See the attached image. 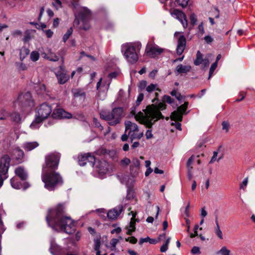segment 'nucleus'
Instances as JSON below:
<instances>
[{
  "mask_svg": "<svg viewBox=\"0 0 255 255\" xmlns=\"http://www.w3.org/2000/svg\"><path fill=\"white\" fill-rule=\"evenodd\" d=\"M44 57L52 61H57L59 60L58 56L53 53L50 49L48 50V53Z\"/></svg>",
  "mask_w": 255,
  "mask_h": 255,
  "instance_id": "obj_28",
  "label": "nucleus"
},
{
  "mask_svg": "<svg viewBox=\"0 0 255 255\" xmlns=\"http://www.w3.org/2000/svg\"><path fill=\"white\" fill-rule=\"evenodd\" d=\"M60 155L59 153H51L45 157V165L43 168L48 170H54L57 168Z\"/></svg>",
  "mask_w": 255,
  "mask_h": 255,
  "instance_id": "obj_9",
  "label": "nucleus"
},
{
  "mask_svg": "<svg viewBox=\"0 0 255 255\" xmlns=\"http://www.w3.org/2000/svg\"><path fill=\"white\" fill-rule=\"evenodd\" d=\"M29 53V50L28 48L23 47L20 50L19 57L21 60H23L25 57Z\"/></svg>",
  "mask_w": 255,
  "mask_h": 255,
  "instance_id": "obj_33",
  "label": "nucleus"
},
{
  "mask_svg": "<svg viewBox=\"0 0 255 255\" xmlns=\"http://www.w3.org/2000/svg\"><path fill=\"white\" fill-rule=\"evenodd\" d=\"M188 105V102H185L184 104L178 107L177 110L173 111L171 113L170 119L174 121L181 122L182 121L183 115L187 114L186 111Z\"/></svg>",
  "mask_w": 255,
  "mask_h": 255,
  "instance_id": "obj_11",
  "label": "nucleus"
},
{
  "mask_svg": "<svg viewBox=\"0 0 255 255\" xmlns=\"http://www.w3.org/2000/svg\"><path fill=\"white\" fill-rule=\"evenodd\" d=\"M191 253L193 254H200V249L199 247H193L192 250H191Z\"/></svg>",
  "mask_w": 255,
  "mask_h": 255,
  "instance_id": "obj_63",
  "label": "nucleus"
},
{
  "mask_svg": "<svg viewBox=\"0 0 255 255\" xmlns=\"http://www.w3.org/2000/svg\"><path fill=\"white\" fill-rule=\"evenodd\" d=\"M73 95L75 98L79 99L81 100H84L85 99V93L80 90H75L73 92Z\"/></svg>",
  "mask_w": 255,
  "mask_h": 255,
  "instance_id": "obj_30",
  "label": "nucleus"
},
{
  "mask_svg": "<svg viewBox=\"0 0 255 255\" xmlns=\"http://www.w3.org/2000/svg\"><path fill=\"white\" fill-rule=\"evenodd\" d=\"M73 32V29L72 27L69 28L66 33L64 35L63 37V40L64 42H65L69 38V37L71 35Z\"/></svg>",
  "mask_w": 255,
  "mask_h": 255,
  "instance_id": "obj_41",
  "label": "nucleus"
},
{
  "mask_svg": "<svg viewBox=\"0 0 255 255\" xmlns=\"http://www.w3.org/2000/svg\"><path fill=\"white\" fill-rule=\"evenodd\" d=\"M14 173L21 180H25L28 177V174L26 170L22 166L16 168Z\"/></svg>",
  "mask_w": 255,
  "mask_h": 255,
  "instance_id": "obj_21",
  "label": "nucleus"
},
{
  "mask_svg": "<svg viewBox=\"0 0 255 255\" xmlns=\"http://www.w3.org/2000/svg\"><path fill=\"white\" fill-rule=\"evenodd\" d=\"M134 192L132 190L128 189L127 195V199L128 200H130L134 198Z\"/></svg>",
  "mask_w": 255,
  "mask_h": 255,
  "instance_id": "obj_52",
  "label": "nucleus"
},
{
  "mask_svg": "<svg viewBox=\"0 0 255 255\" xmlns=\"http://www.w3.org/2000/svg\"><path fill=\"white\" fill-rule=\"evenodd\" d=\"M109 164L105 160H99L96 163L95 170L100 178H103L108 172Z\"/></svg>",
  "mask_w": 255,
  "mask_h": 255,
  "instance_id": "obj_14",
  "label": "nucleus"
},
{
  "mask_svg": "<svg viewBox=\"0 0 255 255\" xmlns=\"http://www.w3.org/2000/svg\"><path fill=\"white\" fill-rule=\"evenodd\" d=\"M193 157H194V156L192 155L188 160V161L187 163V166L188 169H192V167L191 166V165L193 161Z\"/></svg>",
  "mask_w": 255,
  "mask_h": 255,
  "instance_id": "obj_57",
  "label": "nucleus"
},
{
  "mask_svg": "<svg viewBox=\"0 0 255 255\" xmlns=\"http://www.w3.org/2000/svg\"><path fill=\"white\" fill-rule=\"evenodd\" d=\"M126 241L127 242H129L131 244H135L137 241V239L134 237L126 238Z\"/></svg>",
  "mask_w": 255,
  "mask_h": 255,
  "instance_id": "obj_61",
  "label": "nucleus"
},
{
  "mask_svg": "<svg viewBox=\"0 0 255 255\" xmlns=\"http://www.w3.org/2000/svg\"><path fill=\"white\" fill-rule=\"evenodd\" d=\"M189 0H176V2L179 5L182 7H185L188 4Z\"/></svg>",
  "mask_w": 255,
  "mask_h": 255,
  "instance_id": "obj_48",
  "label": "nucleus"
},
{
  "mask_svg": "<svg viewBox=\"0 0 255 255\" xmlns=\"http://www.w3.org/2000/svg\"><path fill=\"white\" fill-rule=\"evenodd\" d=\"M138 89L143 92L144 90H146V88L147 87V82L145 80L140 81L138 84Z\"/></svg>",
  "mask_w": 255,
  "mask_h": 255,
  "instance_id": "obj_38",
  "label": "nucleus"
},
{
  "mask_svg": "<svg viewBox=\"0 0 255 255\" xmlns=\"http://www.w3.org/2000/svg\"><path fill=\"white\" fill-rule=\"evenodd\" d=\"M203 60H204V58L202 54L199 51H198L196 54V58L194 61V64L197 66L201 64L202 63Z\"/></svg>",
  "mask_w": 255,
  "mask_h": 255,
  "instance_id": "obj_34",
  "label": "nucleus"
},
{
  "mask_svg": "<svg viewBox=\"0 0 255 255\" xmlns=\"http://www.w3.org/2000/svg\"><path fill=\"white\" fill-rule=\"evenodd\" d=\"M129 214L132 215V218H131V220L129 226L127 227V229L128 230L127 234L128 235H131L132 234V233L134 232L135 230V220L134 218L136 216V213L131 211Z\"/></svg>",
  "mask_w": 255,
  "mask_h": 255,
  "instance_id": "obj_23",
  "label": "nucleus"
},
{
  "mask_svg": "<svg viewBox=\"0 0 255 255\" xmlns=\"http://www.w3.org/2000/svg\"><path fill=\"white\" fill-rule=\"evenodd\" d=\"M35 88L39 94H43L47 93L45 86L44 84H39Z\"/></svg>",
  "mask_w": 255,
  "mask_h": 255,
  "instance_id": "obj_37",
  "label": "nucleus"
},
{
  "mask_svg": "<svg viewBox=\"0 0 255 255\" xmlns=\"http://www.w3.org/2000/svg\"><path fill=\"white\" fill-rule=\"evenodd\" d=\"M102 81V78H101L99 80V81L97 83V89L99 90V98L103 100L105 99L106 96H107V93L109 90L110 82H108V84L106 85H104L103 86V90L100 89V87Z\"/></svg>",
  "mask_w": 255,
  "mask_h": 255,
  "instance_id": "obj_18",
  "label": "nucleus"
},
{
  "mask_svg": "<svg viewBox=\"0 0 255 255\" xmlns=\"http://www.w3.org/2000/svg\"><path fill=\"white\" fill-rule=\"evenodd\" d=\"M126 131H128V134L131 142L134 139H139L143 135V132L140 131L138 126L130 121L125 122Z\"/></svg>",
  "mask_w": 255,
  "mask_h": 255,
  "instance_id": "obj_6",
  "label": "nucleus"
},
{
  "mask_svg": "<svg viewBox=\"0 0 255 255\" xmlns=\"http://www.w3.org/2000/svg\"><path fill=\"white\" fill-rule=\"evenodd\" d=\"M157 86V85L156 84H150L148 86H147L145 91L148 93L153 91H158L160 92L161 90Z\"/></svg>",
  "mask_w": 255,
  "mask_h": 255,
  "instance_id": "obj_32",
  "label": "nucleus"
},
{
  "mask_svg": "<svg viewBox=\"0 0 255 255\" xmlns=\"http://www.w3.org/2000/svg\"><path fill=\"white\" fill-rule=\"evenodd\" d=\"M174 36L177 38L176 52L178 55H180L182 54L185 48L186 40L184 36L178 32H176L174 33Z\"/></svg>",
  "mask_w": 255,
  "mask_h": 255,
  "instance_id": "obj_13",
  "label": "nucleus"
},
{
  "mask_svg": "<svg viewBox=\"0 0 255 255\" xmlns=\"http://www.w3.org/2000/svg\"><path fill=\"white\" fill-rule=\"evenodd\" d=\"M123 211V207L119 206L107 213V217L112 220H115L118 218Z\"/></svg>",
  "mask_w": 255,
  "mask_h": 255,
  "instance_id": "obj_20",
  "label": "nucleus"
},
{
  "mask_svg": "<svg viewBox=\"0 0 255 255\" xmlns=\"http://www.w3.org/2000/svg\"><path fill=\"white\" fill-rule=\"evenodd\" d=\"M162 101L171 104L174 101V99L171 98L169 96L165 95L163 97Z\"/></svg>",
  "mask_w": 255,
  "mask_h": 255,
  "instance_id": "obj_47",
  "label": "nucleus"
},
{
  "mask_svg": "<svg viewBox=\"0 0 255 255\" xmlns=\"http://www.w3.org/2000/svg\"><path fill=\"white\" fill-rule=\"evenodd\" d=\"M90 17L91 12L90 10L86 7H82L79 11L78 17H76L74 20V24H79L80 20L83 23V26H80V27L85 30H88L90 26L87 22L89 20Z\"/></svg>",
  "mask_w": 255,
  "mask_h": 255,
  "instance_id": "obj_8",
  "label": "nucleus"
},
{
  "mask_svg": "<svg viewBox=\"0 0 255 255\" xmlns=\"http://www.w3.org/2000/svg\"><path fill=\"white\" fill-rule=\"evenodd\" d=\"M143 97H144V95H143V94H142V93H140L138 95L137 100H136V101L137 105H139L140 104V102L143 100Z\"/></svg>",
  "mask_w": 255,
  "mask_h": 255,
  "instance_id": "obj_58",
  "label": "nucleus"
},
{
  "mask_svg": "<svg viewBox=\"0 0 255 255\" xmlns=\"http://www.w3.org/2000/svg\"><path fill=\"white\" fill-rule=\"evenodd\" d=\"M165 102L159 103L157 105H151L146 107L143 112L136 113L135 110L131 111V114L134 116L135 120L141 124L144 125L148 128H151L152 125L158 120L163 119L160 111L165 110L166 105Z\"/></svg>",
  "mask_w": 255,
  "mask_h": 255,
  "instance_id": "obj_2",
  "label": "nucleus"
},
{
  "mask_svg": "<svg viewBox=\"0 0 255 255\" xmlns=\"http://www.w3.org/2000/svg\"><path fill=\"white\" fill-rule=\"evenodd\" d=\"M198 30L199 34H200L201 35L203 34V33H204V29L202 23L199 25Z\"/></svg>",
  "mask_w": 255,
  "mask_h": 255,
  "instance_id": "obj_60",
  "label": "nucleus"
},
{
  "mask_svg": "<svg viewBox=\"0 0 255 255\" xmlns=\"http://www.w3.org/2000/svg\"><path fill=\"white\" fill-rule=\"evenodd\" d=\"M31 99V95L30 93L27 92L25 93L20 94L15 103V104H21L22 105L26 104V103L29 102Z\"/></svg>",
  "mask_w": 255,
  "mask_h": 255,
  "instance_id": "obj_19",
  "label": "nucleus"
},
{
  "mask_svg": "<svg viewBox=\"0 0 255 255\" xmlns=\"http://www.w3.org/2000/svg\"><path fill=\"white\" fill-rule=\"evenodd\" d=\"M122 114V108H116L111 112L102 111L100 112V115L101 118L108 121L110 126H115L120 122Z\"/></svg>",
  "mask_w": 255,
  "mask_h": 255,
  "instance_id": "obj_5",
  "label": "nucleus"
},
{
  "mask_svg": "<svg viewBox=\"0 0 255 255\" xmlns=\"http://www.w3.org/2000/svg\"><path fill=\"white\" fill-rule=\"evenodd\" d=\"M56 75L58 83L60 84H63L65 83L69 79V76L65 73L62 71L58 72Z\"/></svg>",
  "mask_w": 255,
  "mask_h": 255,
  "instance_id": "obj_25",
  "label": "nucleus"
},
{
  "mask_svg": "<svg viewBox=\"0 0 255 255\" xmlns=\"http://www.w3.org/2000/svg\"><path fill=\"white\" fill-rule=\"evenodd\" d=\"M191 69V67L189 65H183L182 64H179L176 68L175 72L177 74L187 73L189 72Z\"/></svg>",
  "mask_w": 255,
  "mask_h": 255,
  "instance_id": "obj_24",
  "label": "nucleus"
},
{
  "mask_svg": "<svg viewBox=\"0 0 255 255\" xmlns=\"http://www.w3.org/2000/svg\"><path fill=\"white\" fill-rule=\"evenodd\" d=\"M85 57L89 58L91 60H93V61L95 60V58L93 56L87 55L84 52H81L80 53V56L79 57V59H82Z\"/></svg>",
  "mask_w": 255,
  "mask_h": 255,
  "instance_id": "obj_53",
  "label": "nucleus"
},
{
  "mask_svg": "<svg viewBox=\"0 0 255 255\" xmlns=\"http://www.w3.org/2000/svg\"><path fill=\"white\" fill-rule=\"evenodd\" d=\"M43 32L45 33L46 35V36L48 38H51L53 34V31H52L50 29H47L45 30H43Z\"/></svg>",
  "mask_w": 255,
  "mask_h": 255,
  "instance_id": "obj_62",
  "label": "nucleus"
},
{
  "mask_svg": "<svg viewBox=\"0 0 255 255\" xmlns=\"http://www.w3.org/2000/svg\"><path fill=\"white\" fill-rule=\"evenodd\" d=\"M52 113V108L50 105L44 103L40 105L36 110L35 116L42 120H45Z\"/></svg>",
  "mask_w": 255,
  "mask_h": 255,
  "instance_id": "obj_10",
  "label": "nucleus"
},
{
  "mask_svg": "<svg viewBox=\"0 0 255 255\" xmlns=\"http://www.w3.org/2000/svg\"><path fill=\"white\" fill-rule=\"evenodd\" d=\"M170 94L172 96H175L178 101L181 100L183 98V96L175 90H173Z\"/></svg>",
  "mask_w": 255,
  "mask_h": 255,
  "instance_id": "obj_46",
  "label": "nucleus"
},
{
  "mask_svg": "<svg viewBox=\"0 0 255 255\" xmlns=\"http://www.w3.org/2000/svg\"><path fill=\"white\" fill-rule=\"evenodd\" d=\"M51 115L54 119H70L72 117L71 114L66 112L62 109L54 110Z\"/></svg>",
  "mask_w": 255,
  "mask_h": 255,
  "instance_id": "obj_17",
  "label": "nucleus"
},
{
  "mask_svg": "<svg viewBox=\"0 0 255 255\" xmlns=\"http://www.w3.org/2000/svg\"><path fill=\"white\" fill-rule=\"evenodd\" d=\"M190 22L192 25H195L197 22V17L194 13H192L190 16Z\"/></svg>",
  "mask_w": 255,
  "mask_h": 255,
  "instance_id": "obj_54",
  "label": "nucleus"
},
{
  "mask_svg": "<svg viewBox=\"0 0 255 255\" xmlns=\"http://www.w3.org/2000/svg\"><path fill=\"white\" fill-rule=\"evenodd\" d=\"M248 178L247 177L244 179L243 182L240 184V188L241 189H243L244 190H245L246 186L248 185Z\"/></svg>",
  "mask_w": 255,
  "mask_h": 255,
  "instance_id": "obj_50",
  "label": "nucleus"
},
{
  "mask_svg": "<svg viewBox=\"0 0 255 255\" xmlns=\"http://www.w3.org/2000/svg\"><path fill=\"white\" fill-rule=\"evenodd\" d=\"M1 116H0V120H6L8 117H10L9 114L5 109H2L0 111Z\"/></svg>",
  "mask_w": 255,
  "mask_h": 255,
  "instance_id": "obj_40",
  "label": "nucleus"
},
{
  "mask_svg": "<svg viewBox=\"0 0 255 255\" xmlns=\"http://www.w3.org/2000/svg\"><path fill=\"white\" fill-rule=\"evenodd\" d=\"M10 117L11 120L15 123L21 122V117L18 113H13L10 115Z\"/></svg>",
  "mask_w": 255,
  "mask_h": 255,
  "instance_id": "obj_36",
  "label": "nucleus"
},
{
  "mask_svg": "<svg viewBox=\"0 0 255 255\" xmlns=\"http://www.w3.org/2000/svg\"><path fill=\"white\" fill-rule=\"evenodd\" d=\"M39 58V54L37 51H32L30 54V59L32 61H36Z\"/></svg>",
  "mask_w": 255,
  "mask_h": 255,
  "instance_id": "obj_42",
  "label": "nucleus"
},
{
  "mask_svg": "<svg viewBox=\"0 0 255 255\" xmlns=\"http://www.w3.org/2000/svg\"><path fill=\"white\" fill-rule=\"evenodd\" d=\"M230 251L225 246L221 248V249L216 252V254L220 255H230Z\"/></svg>",
  "mask_w": 255,
  "mask_h": 255,
  "instance_id": "obj_35",
  "label": "nucleus"
},
{
  "mask_svg": "<svg viewBox=\"0 0 255 255\" xmlns=\"http://www.w3.org/2000/svg\"><path fill=\"white\" fill-rule=\"evenodd\" d=\"M140 48L139 43H127L122 45L121 51L128 62L133 64L138 59Z\"/></svg>",
  "mask_w": 255,
  "mask_h": 255,
  "instance_id": "obj_4",
  "label": "nucleus"
},
{
  "mask_svg": "<svg viewBox=\"0 0 255 255\" xmlns=\"http://www.w3.org/2000/svg\"><path fill=\"white\" fill-rule=\"evenodd\" d=\"M222 125L223 129L226 130V131H228L229 127L228 123L226 121H224L222 123Z\"/></svg>",
  "mask_w": 255,
  "mask_h": 255,
  "instance_id": "obj_64",
  "label": "nucleus"
},
{
  "mask_svg": "<svg viewBox=\"0 0 255 255\" xmlns=\"http://www.w3.org/2000/svg\"><path fill=\"white\" fill-rule=\"evenodd\" d=\"M14 154H16L18 156L17 158L18 159H20V158L22 157L24 155L23 151L18 147L15 148V149H14Z\"/></svg>",
  "mask_w": 255,
  "mask_h": 255,
  "instance_id": "obj_44",
  "label": "nucleus"
},
{
  "mask_svg": "<svg viewBox=\"0 0 255 255\" xmlns=\"http://www.w3.org/2000/svg\"><path fill=\"white\" fill-rule=\"evenodd\" d=\"M118 242L119 240L117 239H113L111 240L110 244L112 247V249H111L112 251H115L116 250V245Z\"/></svg>",
  "mask_w": 255,
  "mask_h": 255,
  "instance_id": "obj_49",
  "label": "nucleus"
},
{
  "mask_svg": "<svg viewBox=\"0 0 255 255\" xmlns=\"http://www.w3.org/2000/svg\"><path fill=\"white\" fill-rule=\"evenodd\" d=\"M11 187L15 189H19L21 187L20 182L17 181L14 177H12L10 180Z\"/></svg>",
  "mask_w": 255,
  "mask_h": 255,
  "instance_id": "obj_31",
  "label": "nucleus"
},
{
  "mask_svg": "<svg viewBox=\"0 0 255 255\" xmlns=\"http://www.w3.org/2000/svg\"><path fill=\"white\" fill-rule=\"evenodd\" d=\"M130 163V160L128 158H124L121 160V163L124 166H127Z\"/></svg>",
  "mask_w": 255,
  "mask_h": 255,
  "instance_id": "obj_56",
  "label": "nucleus"
},
{
  "mask_svg": "<svg viewBox=\"0 0 255 255\" xmlns=\"http://www.w3.org/2000/svg\"><path fill=\"white\" fill-rule=\"evenodd\" d=\"M217 65H218V63H217V62H214L211 65L210 68V70H209V75L208 79H210L211 78V77L212 76V75H213L215 70L216 69V68L217 67Z\"/></svg>",
  "mask_w": 255,
  "mask_h": 255,
  "instance_id": "obj_43",
  "label": "nucleus"
},
{
  "mask_svg": "<svg viewBox=\"0 0 255 255\" xmlns=\"http://www.w3.org/2000/svg\"><path fill=\"white\" fill-rule=\"evenodd\" d=\"M211 54H207L205 57V58H204V60H203V62H202V63L201 64H202V66L204 67H208L209 65V64H210V60H209V58L211 56Z\"/></svg>",
  "mask_w": 255,
  "mask_h": 255,
  "instance_id": "obj_39",
  "label": "nucleus"
},
{
  "mask_svg": "<svg viewBox=\"0 0 255 255\" xmlns=\"http://www.w3.org/2000/svg\"><path fill=\"white\" fill-rule=\"evenodd\" d=\"M46 220L49 226L53 230L64 231L70 234L75 231L73 221L63 214V207L59 205L54 209H50Z\"/></svg>",
  "mask_w": 255,
  "mask_h": 255,
  "instance_id": "obj_1",
  "label": "nucleus"
},
{
  "mask_svg": "<svg viewBox=\"0 0 255 255\" xmlns=\"http://www.w3.org/2000/svg\"><path fill=\"white\" fill-rule=\"evenodd\" d=\"M214 232L217 236L220 239H223V234L222 232L220 229V227H216L214 229Z\"/></svg>",
  "mask_w": 255,
  "mask_h": 255,
  "instance_id": "obj_45",
  "label": "nucleus"
},
{
  "mask_svg": "<svg viewBox=\"0 0 255 255\" xmlns=\"http://www.w3.org/2000/svg\"><path fill=\"white\" fill-rule=\"evenodd\" d=\"M140 167V162L139 160L137 158H133L132 160V163L130 166V170L133 171L134 170L136 172L139 169Z\"/></svg>",
  "mask_w": 255,
  "mask_h": 255,
  "instance_id": "obj_29",
  "label": "nucleus"
},
{
  "mask_svg": "<svg viewBox=\"0 0 255 255\" xmlns=\"http://www.w3.org/2000/svg\"><path fill=\"white\" fill-rule=\"evenodd\" d=\"M10 161V159L7 155L3 156L0 160V188L2 187L4 180L8 177Z\"/></svg>",
  "mask_w": 255,
  "mask_h": 255,
  "instance_id": "obj_7",
  "label": "nucleus"
},
{
  "mask_svg": "<svg viewBox=\"0 0 255 255\" xmlns=\"http://www.w3.org/2000/svg\"><path fill=\"white\" fill-rule=\"evenodd\" d=\"M146 138L147 139H150L153 137V134L152 133V130L150 129H149L146 130L145 133Z\"/></svg>",
  "mask_w": 255,
  "mask_h": 255,
  "instance_id": "obj_59",
  "label": "nucleus"
},
{
  "mask_svg": "<svg viewBox=\"0 0 255 255\" xmlns=\"http://www.w3.org/2000/svg\"><path fill=\"white\" fill-rule=\"evenodd\" d=\"M42 180L45 188L49 191L53 190L63 183L62 178L58 172L48 170L45 168H42Z\"/></svg>",
  "mask_w": 255,
  "mask_h": 255,
  "instance_id": "obj_3",
  "label": "nucleus"
},
{
  "mask_svg": "<svg viewBox=\"0 0 255 255\" xmlns=\"http://www.w3.org/2000/svg\"><path fill=\"white\" fill-rule=\"evenodd\" d=\"M171 15L180 21L184 28H186L188 25L187 20L185 14L181 11L178 9H174Z\"/></svg>",
  "mask_w": 255,
  "mask_h": 255,
  "instance_id": "obj_16",
  "label": "nucleus"
},
{
  "mask_svg": "<svg viewBox=\"0 0 255 255\" xmlns=\"http://www.w3.org/2000/svg\"><path fill=\"white\" fill-rule=\"evenodd\" d=\"M50 252L53 255H57L62 253V249L61 247L57 245L54 240L50 241V247L49 249Z\"/></svg>",
  "mask_w": 255,
  "mask_h": 255,
  "instance_id": "obj_22",
  "label": "nucleus"
},
{
  "mask_svg": "<svg viewBox=\"0 0 255 255\" xmlns=\"http://www.w3.org/2000/svg\"><path fill=\"white\" fill-rule=\"evenodd\" d=\"M101 245V241L99 239H96L94 240V250H100Z\"/></svg>",
  "mask_w": 255,
  "mask_h": 255,
  "instance_id": "obj_51",
  "label": "nucleus"
},
{
  "mask_svg": "<svg viewBox=\"0 0 255 255\" xmlns=\"http://www.w3.org/2000/svg\"><path fill=\"white\" fill-rule=\"evenodd\" d=\"M43 121V120L35 116V120L31 124L30 128L32 129H38L40 127L41 124Z\"/></svg>",
  "mask_w": 255,
  "mask_h": 255,
  "instance_id": "obj_27",
  "label": "nucleus"
},
{
  "mask_svg": "<svg viewBox=\"0 0 255 255\" xmlns=\"http://www.w3.org/2000/svg\"><path fill=\"white\" fill-rule=\"evenodd\" d=\"M147 55L151 57H155L162 53L164 49L153 43H148L146 47Z\"/></svg>",
  "mask_w": 255,
  "mask_h": 255,
  "instance_id": "obj_12",
  "label": "nucleus"
},
{
  "mask_svg": "<svg viewBox=\"0 0 255 255\" xmlns=\"http://www.w3.org/2000/svg\"><path fill=\"white\" fill-rule=\"evenodd\" d=\"M87 162H89L92 166L95 162V157L91 153L81 154L78 156V162L80 166H84Z\"/></svg>",
  "mask_w": 255,
  "mask_h": 255,
  "instance_id": "obj_15",
  "label": "nucleus"
},
{
  "mask_svg": "<svg viewBox=\"0 0 255 255\" xmlns=\"http://www.w3.org/2000/svg\"><path fill=\"white\" fill-rule=\"evenodd\" d=\"M93 123L95 126L97 128H99V129L102 130L103 129V127L101 126L100 123L98 122V120L96 118L93 119Z\"/></svg>",
  "mask_w": 255,
  "mask_h": 255,
  "instance_id": "obj_55",
  "label": "nucleus"
},
{
  "mask_svg": "<svg viewBox=\"0 0 255 255\" xmlns=\"http://www.w3.org/2000/svg\"><path fill=\"white\" fill-rule=\"evenodd\" d=\"M39 145V144L36 141L34 142H26L23 144L22 147L26 151H30Z\"/></svg>",
  "mask_w": 255,
  "mask_h": 255,
  "instance_id": "obj_26",
  "label": "nucleus"
}]
</instances>
